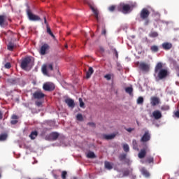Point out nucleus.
Listing matches in <instances>:
<instances>
[{
    "instance_id": "nucleus-1",
    "label": "nucleus",
    "mask_w": 179,
    "mask_h": 179,
    "mask_svg": "<svg viewBox=\"0 0 179 179\" xmlns=\"http://www.w3.org/2000/svg\"><path fill=\"white\" fill-rule=\"evenodd\" d=\"M155 76H156V79L158 80H163V79H166L170 73L167 69H163V63L158 62L155 68Z\"/></svg>"
},
{
    "instance_id": "nucleus-2",
    "label": "nucleus",
    "mask_w": 179,
    "mask_h": 179,
    "mask_svg": "<svg viewBox=\"0 0 179 179\" xmlns=\"http://www.w3.org/2000/svg\"><path fill=\"white\" fill-rule=\"evenodd\" d=\"M33 65H34V62L31 59V57H26L21 62V68L24 69V71H30L31 68H33Z\"/></svg>"
},
{
    "instance_id": "nucleus-3",
    "label": "nucleus",
    "mask_w": 179,
    "mask_h": 179,
    "mask_svg": "<svg viewBox=\"0 0 179 179\" xmlns=\"http://www.w3.org/2000/svg\"><path fill=\"white\" fill-rule=\"evenodd\" d=\"M150 15V11L146 8H144L141 10L140 13V17L142 20H145L144 24L148 26L149 24V16Z\"/></svg>"
},
{
    "instance_id": "nucleus-4",
    "label": "nucleus",
    "mask_w": 179,
    "mask_h": 179,
    "mask_svg": "<svg viewBox=\"0 0 179 179\" xmlns=\"http://www.w3.org/2000/svg\"><path fill=\"white\" fill-rule=\"evenodd\" d=\"M119 10L122 12V13L127 14L131 10V6L129 4H125L124 3H122L119 6Z\"/></svg>"
},
{
    "instance_id": "nucleus-5",
    "label": "nucleus",
    "mask_w": 179,
    "mask_h": 179,
    "mask_svg": "<svg viewBox=\"0 0 179 179\" xmlns=\"http://www.w3.org/2000/svg\"><path fill=\"white\" fill-rule=\"evenodd\" d=\"M53 69L52 64H44L42 66V72L45 76H48V71H52Z\"/></svg>"
},
{
    "instance_id": "nucleus-6",
    "label": "nucleus",
    "mask_w": 179,
    "mask_h": 179,
    "mask_svg": "<svg viewBox=\"0 0 179 179\" xmlns=\"http://www.w3.org/2000/svg\"><path fill=\"white\" fill-rule=\"evenodd\" d=\"M27 14L29 20H31L32 22H37L38 20H41V18H40V17L33 14L32 12L30 11V10H27Z\"/></svg>"
},
{
    "instance_id": "nucleus-7",
    "label": "nucleus",
    "mask_w": 179,
    "mask_h": 179,
    "mask_svg": "<svg viewBox=\"0 0 179 179\" xmlns=\"http://www.w3.org/2000/svg\"><path fill=\"white\" fill-rule=\"evenodd\" d=\"M43 89L47 92H51L55 89V85H54V84L52 83H46L43 85Z\"/></svg>"
},
{
    "instance_id": "nucleus-8",
    "label": "nucleus",
    "mask_w": 179,
    "mask_h": 179,
    "mask_svg": "<svg viewBox=\"0 0 179 179\" xmlns=\"http://www.w3.org/2000/svg\"><path fill=\"white\" fill-rule=\"evenodd\" d=\"M140 141L143 143L149 142V141H150V133H149V131H146L145 132V134L143 135Z\"/></svg>"
},
{
    "instance_id": "nucleus-9",
    "label": "nucleus",
    "mask_w": 179,
    "mask_h": 179,
    "mask_svg": "<svg viewBox=\"0 0 179 179\" xmlns=\"http://www.w3.org/2000/svg\"><path fill=\"white\" fill-rule=\"evenodd\" d=\"M162 50H164V51H170V50L173 48V43L170 42H164L162 44Z\"/></svg>"
},
{
    "instance_id": "nucleus-10",
    "label": "nucleus",
    "mask_w": 179,
    "mask_h": 179,
    "mask_svg": "<svg viewBox=\"0 0 179 179\" xmlns=\"http://www.w3.org/2000/svg\"><path fill=\"white\" fill-rule=\"evenodd\" d=\"M160 103V99L157 96H152L150 98V104L152 107L157 106Z\"/></svg>"
},
{
    "instance_id": "nucleus-11",
    "label": "nucleus",
    "mask_w": 179,
    "mask_h": 179,
    "mask_svg": "<svg viewBox=\"0 0 179 179\" xmlns=\"http://www.w3.org/2000/svg\"><path fill=\"white\" fill-rule=\"evenodd\" d=\"M148 150V145H145L144 148L141 149L138 154L139 159H143L146 156V152Z\"/></svg>"
},
{
    "instance_id": "nucleus-12",
    "label": "nucleus",
    "mask_w": 179,
    "mask_h": 179,
    "mask_svg": "<svg viewBox=\"0 0 179 179\" xmlns=\"http://www.w3.org/2000/svg\"><path fill=\"white\" fill-rule=\"evenodd\" d=\"M90 9L94 13V16L96 17V20H99V10L96 6L90 5Z\"/></svg>"
},
{
    "instance_id": "nucleus-13",
    "label": "nucleus",
    "mask_w": 179,
    "mask_h": 179,
    "mask_svg": "<svg viewBox=\"0 0 179 179\" xmlns=\"http://www.w3.org/2000/svg\"><path fill=\"white\" fill-rule=\"evenodd\" d=\"M152 117H154L155 120H160L162 117V112L160 110H154L152 112Z\"/></svg>"
},
{
    "instance_id": "nucleus-14",
    "label": "nucleus",
    "mask_w": 179,
    "mask_h": 179,
    "mask_svg": "<svg viewBox=\"0 0 179 179\" xmlns=\"http://www.w3.org/2000/svg\"><path fill=\"white\" fill-rule=\"evenodd\" d=\"M48 50V45L47 44H44L43 45H42L40 50L41 55H45Z\"/></svg>"
},
{
    "instance_id": "nucleus-15",
    "label": "nucleus",
    "mask_w": 179,
    "mask_h": 179,
    "mask_svg": "<svg viewBox=\"0 0 179 179\" xmlns=\"http://www.w3.org/2000/svg\"><path fill=\"white\" fill-rule=\"evenodd\" d=\"M122 174L124 177H128V176H132V169H124L122 170Z\"/></svg>"
},
{
    "instance_id": "nucleus-16",
    "label": "nucleus",
    "mask_w": 179,
    "mask_h": 179,
    "mask_svg": "<svg viewBox=\"0 0 179 179\" xmlns=\"http://www.w3.org/2000/svg\"><path fill=\"white\" fill-rule=\"evenodd\" d=\"M65 103L67 104V106H69V107H71V108L75 107V102L73 101V99H66L65 100Z\"/></svg>"
},
{
    "instance_id": "nucleus-17",
    "label": "nucleus",
    "mask_w": 179,
    "mask_h": 179,
    "mask_svg": "<svg viewBox=\"0 0 179 179\" xmlns=\"http://www.w3.org/2000/svg\"><path fill=\"white\" fill-rule=\"evenodd\" d=\"M140 69H141V71H144L145 72H148V71H149V65H148L146 63H141Z\"/></svg>"
},
{
    "instance_id": "nucleus-18",
    "label": "nucleus",
    "mask_w": 179,
    "mask_h": 179,
    "mask_svg": "<svg viewBox=\"0 0 179 179\" xmlns=\"http://www.w3.org/2000/svg\"><path fill=\"white\" fill-rule=\"evenodd\" d=\"M34 99H43V97H44V94L41 91H37L34 93Z\"/></svg>"
},
{
    "instance_id": "nucleus-19",
    "label": "nucleus",
    "mask_w": 179,
    "mask_h": 179,
    "mask_svg": "<svg viewBox=\"0 0 179 179\" xmlns=\"http://www.w3.org/2000/svg\"><path fill=\"white\" fill-rule=\"evenodd\" d=\"M58 136H59V134H58V133H51L49 135V140L50 141H55L56 139L58 138Z\"/></svg>"
},
{
    "instance_id": "nucleus-20",
    "label": "nucleus",
    "mask_w": 179,
    "mask_h": 179,
    "mask_svg": "<svg viewBox=\"0 0 179 179\" xmlns=\"http://www.w3.org/2000/svg\"><path fill=\"white\" fill-rule=\"evenodd\" d=\"M132 145H133V149L134 150H139V148L138 147V141H136V139H134L132 141Z\"/></svg>"
},
{
    "instance_id": "nucleus-21",
    "label": "nucleus",
    "mask_w": 179,
    "mask_h": 179,
    "mask_svg": "<svg viewBox=\"0 0 179 179\" xmlns=\"http://www.w3.org/2000/svg\"><path fill=\"white\" fill-rule=\"evenodd\" d=\"M93 72H94L93 68L90 67L88 71L87 72V76H86L87 79H89V78L92 76V75L93 74Z\"/></svg>"
},
{
    "instance_id": "nucleus-22",
    "label": "nucleus",
    "mask_w": 179,
    "mask_h": 179,
    "mask_svg": "<svg viewBox=\"0 0 179 179\" xmlns=\"http://www.w3.org/2000/svg\"><path fill=\"white\" fill-rule=\"evenodd\" d=\"M150 51L152 52H159V46L154 45L150 47Z\"/></svg>"
},
{
    "instance_id": "nucleus-23",
    "label": "nucleus",
    "mask_w": 179,
    "mask_h": 179,
    "mask_svg": "<svg viewBox=\"0 0 179 179\" xmlns=\"http://www.w3.org/2000/svg\"><path fill=\"white\" fill-rule=\"evenodd\" d=\"M158 36H159V34L157 31H151L149 34V37H151L152 38H155L158 37Z\"/></svg>"
},
{
    "instance_id": "nucleus-24",
    "label": "nucleus",
    "mask_w": 179,
    "mask_h": 179,
    "mask_svg": "<svg viewBox=\"0 0 179 179\" xmlns=\"http://www.w3.org/2000/svg\"><path fill=\"white\" fill-rule=\"evenodd\" d=\"M125 92L131 96L132 94V92H134V89L132 88V87H128L125 88Z\"/></svg>"
},
{
    "instance_id": "nucleus-25",
    "label": "nucleus",
    "mask_w": 179,
    "mask_h": 179,
    "mask_svg": "<svg viewBox=\"0 0 179 179\" xmlns=\"http://www.w3.org/2000/svg\"><path fill=\"white\" fill-rule=\"evenodd\" d=\"M47 29V33L51 36L53 38H55V36H54V34H52V31H51V29H50V27H48V24H47L46 27Z\"/></svg>"
},
{
    "instance_id": "nucleus-26",
    "label": "nucleus",
    "mask_w": 179,
    "mask_h": 179,
    "mask_svg": "<svg viewBox=\"0 0 179 179\" xmlns=\"http://www.w3.org/2000/svg\"><path fill=\"white\" fill-rule=\"evenodd\" d=\"M87 157H88V159H94V157H96V155H94V152H89L87 154Z\"/></svg>"
},
{
    "instance_id": "nucleus-27",
    "label": "nucleus",
    "mask_w": 179,
    "mask_h": 179,
    "mask_svg": "<svg viewBox=\"0 0 179 179\" xmlns=\"http://www.w3.org/2000/svg\"><path fill=\"white\" fill-rule=\"evenodd\" d=\"M162 111H169L170 110V106L169 105H163L161 106Z\"/></svg>"
},
{
    "instance_id": "nucleus-28",
    "label": "nucleus",
    "mask_w": 179,
    "mask_h": 179,
    "mask_svg": "<svg viewBox=\"0 0 179 179\" xmlns=\"http://www.w3.org/2000/svg\"><path fill=\"white\" fill-rule=\"evenodd\" d=\"M123 150L126 153H128V152H129V145H128L127 143L123 144Z\"/></svg>"
},
{
    "instance_id": "nucleus-29",
    "label": "nucleus",
    "mask_w": 179,
    "mask_h": 179,
    "mask_svg": "<svg viewBox=\"0 0 179 179\" xmlns=\"http://www.w3.org/2000/svg\"><path fill=\"white\" fill-rule=\"evenodd\" d=\"M141 171H142V174L145 177H149L150 176V173H149V171H148V170L145 169H143Z\"/></svg>"
},
{
    "instance_id": "nucleus-30",
    "label": "nucleus",
    "mask_w": 179,
    "mask_h": 179,
    "mask_svg": "<svg viewBox=\"0 0 179 179\" xmlns=\"http://www.w3.org/2000/svg\"><path fill=\"white\" fill-rule=\"evenodd\" d=\"M6 138H8V134H2L0 135L1 141H6Z\"/></svg>"
},
{
    "instance_id": "nucleus-31",
    "label": "nucleus",
    "mask_w": 179,
    "mask_h": 179,
    "mask_svg": "<svg viewBox=\"0 0 179 179\" xmlns=\"http://www.w3.org/2000/svg\"><path fill=\"white\" fill-rule=\"evenodd\" d=\"M113 55H115L114 59H115V61H118V51H117V49H113Z\"/></svg>"
},
{
    "instance_id": "nucleus-32",
    "label": "nucleus",
    "mask_w": 179,
    "mask_h": 179,
    "mask_svg": "<svg viewBox=\"0 0 179 179\" xmlns=\"http://www.w3.org/2000/svg\"><path fill=\"white\" fill-rule=\"evenodd\" d=\"M36 137H37V131H33L29 135V138H31V139H36Z\"/></svg>"
},
{
    "instance_id": "nucleus-33",
    "label": "nucleus",
    "mask_w": 179,
    "mask_h": 179,
    "mask_svg": "<svg viewBox=\"0 0 179 179\" xmlns=\"http://www.w3.org/2000/svg\"><path fill=\"white\" fill-rule=\"evenodd\" d=\"M105 167L108 170H111V169H113V166H111V164H110V162H105Z\"/></svg>"
},
{
    "instance_id": "nucleus-34",
    "label": "nucleus",
    "mask_w": 179,
    "mask_h": 179,
    "mask_svg": "<svg viewBox=\"0 0 179 179\" xmlns=\"http://www.w3.org/2000/svg\"><path fill=\"white\" fill-rule=\"evenodd\" d=\"M13 48H15V44H13L12 43H9L8 45V50H9V51H12V50H13Z\"/></svg>"
},
{
    "instance_id": "nucleus-35",
    "label": "nucleus",
    "mask_w": 179,
    "mask_h": 179,
    "mask_svg": "<svg viewBox=\"0 0 179 179\" xmlns=\"http://www.w3.org/2000/svg\"><path fill=\"white\" fill-rule=\"evenodd\" d=\"M145 162H146V163H148L149 164H150V163L154 162V159L152 157H148Z\"/></svg>"
},
{
    "instance_id": "nucleus-36",
    "label": "nucleus",
    "mask_w": 179,
    "mask_h": 179,
    "mask_svg": "<svg viewBox=\"0 0 179 179\" xmlns=\"http://www.w3.org/2000/svg\"><path fill=\"white\" fill-rule=\"evenodd\" d=\"M103 138L107 141H110V139H113V134H109V135L106 134L103 136Z\"/></svg>"
},
{
    "instance_id": "nucleus-37",
    "label": "nucleus",
    "mask_w": 179,
    "mask_h": 179,
    "mask_svg": "<svg viewBox=\"0 0 179 179\" xmlns=\"http://www.w3.org/2000/svg\"><path fill=\"white\" fill-rule=\"evenodd\" d=\"M137 104H143V97L140 96L138 98Z\"/></svg>"
},
{
    "instance_id": "nucleus-38",
    "label": "nucleus",
    "mask_w": 179,
    "mask_h": 179,
    "mask_svg": "<svg viewBox=\"0 0 179 179\" xmlns=\"http://www.w3.org/2000/svg\"><path fill=\"white\" fill-rule=\"evenodd\" d=\"M4 22H5V17L0 15V26H3Z\"/></svg>"
},
{
    "instance_id": "nucleus-39",
    "label": "nucleus",
    "mask_w": 179,
    "mask_h": 179,
    "mask_svg": "<svg viewBox=\"0 0 179 179\" xmlns=\"http://www.w3.org/2000/svg\"><path fill=\"white\" fill-rule=\"evenodd\" d=\"M105 79L106 80H111V78H113V76L111 74H106L104 76Z\"/></svg>"
},
{
    "instance_id": "nucleus-40",
    "label": "nucleus",
    "mask_w": 179,
    "mask_h": 179,
    "mask_svg": "<svg viewBox=\"0 0 179 179\" xmlns=\"http://www.w3.org/2000/svg\"><path fill=\"white\" fill-rule=\"evenodd\" d=\"M79 103H80V107L83 108V107H85V103H83V100L82 99V98H79Z\"/></svg>"
},
{
    "instance_id": "nucleus-41",
    "label": "nucleus",
    "mask_w": 179,
    "mask_h": 179,
    "mask_svg": "<svg viewBox=\"0 0 179 179\" xmlns=\"http://www.w3.org/2000/svg\"><path fill=\"white\" fill-rule=\"evenodd\" d=\"M119 159L120 160H125L127 159V154H122L120 155Z\"/></svg>"
},
{
    "instance_id": "nucleus-42",
    "label": "nucleus",
    "mask_w": 179,
    "mask_h": 179,
    "mask_svg": "<svg viewBox=\"0 0 179 179\" xmlns=\"http://www.w3.org/2000/svg\"><path fill=\"white\" fill-rule=\"evenodd\" d=\"M76 118L78 121H82L83 120V116H82V114H78L77 115Z\"/></svg>"
},
{
    "instance_id": "nucleus-43",
    "label": "nucleus",
    "mask_w": 179,
    "mask_h": 179,
    "mask_svg": "<svg viewBox=\"0 0 179 179\" xmlns=\"http://www.w3.org/2000/svg\"><path fill=\"white\" fill-rule=\"evenodd\" d=\"M66 174H67L66 171H63L62 173V179H66Z\"/></svg>"
},
{
    "instance_id": "nucleus-44",
    "label": "nucleus",
    "mask_w": 179,
    "mask_h": 179,
    "mask_svg": "<svg viewBox=\"0 0 179 179\" xmlns=\"http://www.w3.org/2000/svg\"><path fill=\"white\" fill-rule=\"evenodd\" d=\"M124 129L127 131V132H129L130 134L131 132H132V131H135V128H124Z\"/></svg>"
},
{
    "instance_id": "nucleus-45",
    "label": "nucleus",
    "mask_w": 179,
    "mask_h": 179,
    "mask_svg": "<svg viewBox=\"0 0 179 179\" xmlns=\"http://www.w3.org/2000/svg\"><path fill=\"white\" fill-rule=\"evenodd\" d=\"M4 66L6 69H9L10 68V63H6Z\"/></svg>"
},
{
    "instance_id": "nucleus-46",
    "label": "nucleus",
    "mask_w": 179,
    "mask_h": 179,
    "mask_svg": "<svg viewBox=\"0 0 179 179\" xmlns=\"http://www.w3.org/2000/svg\"><path fill=\"white\" fill-rule=\"evenodd\" d=\"M41 104H42L41 101H36V105L38 107H41Z\"/></svg>"
},
{
    "instance_id": "nucleus-47",
    "label": "nucleus",
    "mask_w": 179,
    "mask_h": 179,
    "mask_svg": "<svg viewBox=\"0 0 179 179\" xmlns=\"http://www.w3.org/2000/svg\"><path fill=\"white\" fill-rule=\"evenodd\" d=\"M174 115H175L177 118H179V110L175 112Z\"/></svg>"
},
{
    "instance_id": "nucleus-48",
    "label": "nucleus",
    "mask_w": 179,
    "mask_h": 179,
    "mask_svg": "<svg viewBox=\"0 0 179 179\" xmlns=\"http://www.w3.org/2000/svg\"><path fill=\"white\" fill-rule=\"evenodd\" d=\"M10 123L12 125H15V124H17V120H11Z\"/></svg>"
},
{
    "instance_id": "nucleus-49",
    "label": "nucleus",
    "mask_w": 179,
    "mask_h": 179,
    "mask_svg": "<svg viewBox=\"0 0 179 179\" xmlns=\"http://www.w3.org/2000/svg\"><path fill=\"white\" fill-rule=\"evenodd\" d=\"M12 119H13V120H17V115H12Z\"/></svg>"
},
{
    "instance_id": "nucleus-50",
    "label": "nucleus",
    "mask_w": 179,
    "mask_h": 179,
    "mask_svg": "<svg viewBox=\"0 0 179 179\" xmlns=\"http://www.w3.org/2000/svg\"><path fill=\"white\" fill-rule=\"evenodd\" d=\"M88 125H90V127H95V124L94 122H90L88 123Z\"/></svg>"
},
{
    "instance_id": "nucleus-51",
    "label": "nucleus",
    "mask_w": 179,
    "mask_h": 179,
    "mask_svg": "<svg viewBox=\"0 0 179 179\" xmlns=\"http://www.w3.org/2000/svg\"><path fill=\"white\" fill-rule=\"evenodd\" d=\"M108 10L110 12H113V6H110L109 8H108Z\"/></svg>"
},
{
    "instance_id": "nucleus-52",
    "label": "nucleus",
    "mask_w": 179,
    "mask_h": 179,
    "mask_svg": "<svg viewBox=\"0 0 179 179\" xmlns=\"http://www.w3.org/2000/svg\"><path fill=\"white\" fill-rule=\"evenodd\" d=\"M44 23L46 24L47 27V24H48V23H47V19L45 18V17H44Z\"/></svg>"
},
{
    "instance_id": "nucleus-53",
    "label": "nucleus",
    "mask_w": 179,
    "mask_h": 179,
    "mask_svg": "<svg viewBox=\"0 0 179 179\" xmlns=\"http://www.w3.org/2000/svg\"><path fill=\"white\" fill-rule=\"evenodd\" d=\"M106 29H103L102 30L101 34H106Z\"/></svg>"
},
{
    "instance_id": "nucleus-54",
    "label": "nucleus",
    "mask_w": 179,
    "mask_h": 179,
    "mask_svg": "<svg viewBox=\"0 0 179 179\" xmlns=\"http://www.w3.org/2000/svg\"><path fill=\"white\" fill-rule=\"evenodd\" d=\"M176 71H178V72H179V66H178V67L176 68ZM177 76H178V78H179V73L177 74Z\"/></svg>"
},
{
    "instance_id": "nucleus-55",
    "label": "nucleus",
    "mask_w": 179,
    "mask_h": 179,
    "mask_svg": "<svg viewBox=\"0 0 179 179\" xmlns=\"http://www.w3.org/2000/svg\"><path fill=\"white\" fill-rule=\"evenodd\" d=\"M0 120H2V113L0 112Z\"/></svg>"
},
{
    "instance_id": "nucleus-56",
    "label": "nucleus",
    "mask_w": 179,
    "mask_h": 179,
    "mask_svg": "<svg viewBox=\"0 0 179 179\" xmlns=\"http://www.w3.org/2000/svg\"><path fill=\"white\" fill-rule=\"evenodd\" d=\"M115 136H116V134H113V138L114 139V138H115Z\"/></svg>"
},
{
    "instance_id": "nucleus-57",
    "label": "nucleus",
    "mask_w": 179,
    "mask_h": 179,
    "mask_svg": "<svg viewBox=\"0 0 179 179\" xmlns=\"http://www.w3.org/2000/svg\"><path fill=\"white\" fill-rule=\"evenodd\" d=\"M113 10H115V6H113Z\"/></svg>"
},
{
    "instance_id": "nucleus-58",
    "label": "nucleus",
    "mask_w": 179,
    "mask_h": 179,
    "mask_svg": "<svg viewBox=\"0 0 179 179\" xmlns=\"http://www.w3.org/2000/svg\"><path fill=\"white\" fill-rule=\"evenodd\" d=\"M55 178H57V175H54Z\"/></svg>"
},
{
    "instance_id": "nucleus-59",
    "label": "nucleus",
    "mask_w": 179,
    "mask_h": 179,
    "mask_svg": "<svg viewBox=\"0 0 179 179\" xmlns=\"http://www.w3.org/2000/svg\"><path fill=\"white\" fill-rule=\"evenodd\" d=\"M68 48V45H66V48Z\"/></svg>"
},
{
    "instance_id": "nucleus-60",
    "label": "nucleus",
    "mask_w": 179,
    "mask_h": 179,
    "mask_svg": "<svg viewBox=\"0 0 179 179\" xmlns=\"http://www.w3.org/2000/svg\"><path fill=\"white\" fill-rule=\"evenodd\" d=\"M0 178H1V173H0Z\"/></svg>"
}]
</instances>
